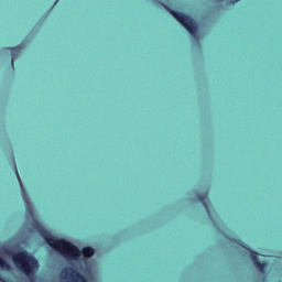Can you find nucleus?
<instances>
[{
	"label": "nucleus",
	"mask_w": 282,
	"mask_h": 282,
	"mask_svg": "<svg viewBox=\"0 0 282 282\" xmlns=\"http://www.w3.org/2000/svg\"><path fill=\"white\" fill-rule=\"evenodd\" d=\"M197 198L203 204V206L205 207V210L207 212V214L210 217V209L208 208V205L206 204V199H208V192H203L200 194H197Z\"/></svg>",
	"instance_id": "0eeeda50"
},
{
	"label": "nucleus",
	"mask_w": 282,
	"mask_h": 282,
	"mask_svg": "<svg viewBox=\"0 0 282 282\" xmlns=\"http://www.w3.org/2000/svg\"><path fill=\"white\" fill-rule=\"evenodd\" d=\"M0 281H1V282H8V281H6V279H3V278H1V276H0Z\"/></svg>",
	"instance_id": "9d476101"
},
{
	"label": "nucleus",
	"mask_w": 282,
	"mask_h": 282,
	"mask_svg": "<svg viewBox=\"0 0 282 282\" xmlns=\"http://www.w3.org/2000/svg\"><path fill=\"white\" fill-rule=\"evenodd\" d=\"M11 52V65L14 67V59L21 54V50H25V41L17 47L7 48Z\"/></svg>",
	"instance_id": "423d86ee"
},
{
	"label": "nucleus",
	"mask_w": 282,
	"mask_h": 282,
	"mask_svg": "<svg viewBox=\"0 0 282 282\" xmlns=\"http://www.w3.org/2000/svg\"><path fill=\"white\" fill-rule=\"evenodd\" d=\"M166 10L171 12L174 19L178 21V23H182L185 26L187 32H189V34H192V36H194L196 41H199V37H197V24L195 23V20L193 18L185 15L182 12L173 11L169 8H166Z\"/></svg>",
	"instance_id": "7ed1b4c3"
},
{
	"label": "nucleus",
	"mask_w": 282,
	"mask_h": 282,
	"mask_svg": "<svg viewBox=\"0 0 282 282\" xmlns=\"http://www.w3.org/2000/svg\"><path fill=\"white\" fill-rule=\"evenodd\" d=\"M227 1H230V3H237V1L239 0H227Z\"/></svg>",
	"instance_id": "1a4fd4ad"
},
{
	"label": "nucleus",
	"mask_w": 282,
	"mask_h": 282,
	"mask_svg": "<svg viewBox=\"0 0 282 282\" xmlns=\"http://www.w3.org/2000/svg\"><path fill=\"white\" fill-rule=\"evenodd\" d=\"M57 1H58V0H56L55 6H56Z\"/></svg>",
	"instance_id": "9b49d317"
},
{
	"label": "nucleus",
	"mask_w": 282,
	"mask_h": 282,
	"mask_svg": "<svg viewBox=\"0 0 282 282\" xmlns=\"http://www.w3.org/2000/svg\"><path fill=\"white\" fill-rule=\"evenodd\" d=\"M0 270H2L3 272H10V270H12V268L10 267V264L8 263V261H6L3 258L0 257Z\"/></svg>",
	"instance_id": "6e6552de"
},
{
	"label": "nucleus",
	"mask_w": 282,
	"mask_h": 282,
	"mask_svg": "<svg viewBox=\"0 0 282 282\" xmlns=\"http://www.w3.org/2000/svg\"><path fill=\"white\" fill-rule=\"evenodd\" d=\"M250 257L253 261V265L261 272L262 274H265V265H268L265 262L259 261V253L257 251H251Z\"/></svg>",
	"instance_id": "39448f33"
},
{
	"label": "nucleus",
	"mask_w": 282,
	"mask_h": 282,
	"mask_svg": "<svg viewBox=\"0 0 282 282\" xmlns=\"http://www.w3.org/2000/svg\"><path fill=\"white\" fill-rule=\"evenodd\" d=\"M163 8H166V6L163 4Z\"/></svg>",
	"instance_id": "f8f14e48"
},
{
	"label": "nucleus",
	"mask_w": 282,
	"mask_h": 282,
	"mask_svg": "<svg viewBox=\"0 0 282 282\" xmlns=\"http://www.w3.org/2000/svg\"><path fill=\"white\" fill-rule=\"evenodd\" d=\"M12 260L19 271L28 276L29 282H36V276L34 275L36 270H39V260L36 258L25 251H21L13 253Z\"/></svg>",
	"instance_id": "f03ea898"
},
{
	"label": "nucleus",
	"mask_w": 282,
	"mask_h": 282,
	"mask_svg": "<svg viewBox=\"0 0 282 282\" xmlns=\"http://www.w3.org/2000/svg\"><path fill=\"white\" fill-rule=\"evenodd\" d=\"M18 182L20 184L21 193H22V199L25 204L26 208V219L28 221H31V226L45 239V241L53 248V250H56V252L61 253L62 257L67 259L68 261H78L80 259V256L84 257V259H91L94 257L95 251L91 247H85L82 249H78L76 245L72 243L70 241H67L65 239H55L50 236L47 232V229L39 223L36 217H34V209L32 208V203H30V197L28 196V193L25 192V188L23 187V183L21 182V176H19V171H15Z\"/></svg>",
	"instance_id": "f257e3e1"
},
{
	"label": "nucleus",
	"mask_w": 282,
	"mask_h": 282,
	"mask_svg": "<svg viewBox=\"0 0 282 282\" xmlns=\"http://www.w3.org/2000/svg\"><path fill=\"white\" fill-rule=\"evenodd\" d=\"M59 279L62 282H89L74 267H68L62 270Z\"/></svg>",
	"instance_id": "20e7f679"
}]
</instances>
